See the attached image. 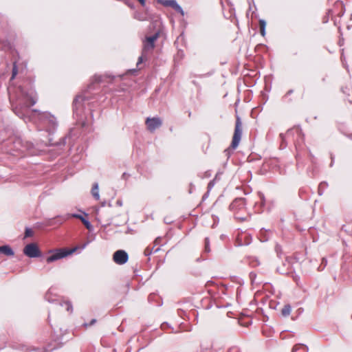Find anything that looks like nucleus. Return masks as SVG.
<instances>
[{
  "label": "nucleus",
  "mask_w": 352,
  "mask_h": 352,
  "mask_svg": "<svg viewBox=\"0 0 352 352\" xmlns=\"http://www.w3.org/2000/svg\"><path fill=\"white\" fill-rule=\"evenodd\" d=\"M160 3L164 5V6H168V7H174L176 3V1L175 0H160Z\"/></svg>",
  "instance_id": "16"
},
{
  "label": "nucleus",
  "mask_w": 352,
  "mask_h": 352,
  "mask_svg": "<svg viewBox=\"0 0 352 352\" xmlns=\"http://www.w3.org/2000/svg\"><path fill=\"white\" fill-rule=\"evenodd\" d=\"M0 252L6 256H14V251L9 245L0 246Z\"/></svg>",
  "instance_id": "11"
},
{
  "label": "nucleus",
  "mask_w": 352,
  "mask_h": 352,
  "mask_svg": "<svg viewBox=\"0 0 352 352\" xmlns=\"http://www.w3.org/2000/svg\"><path fill=\"white\" fill-rule=\"evenodd\" d=\"M300 345H296L293 347L292 350V352H296L298 349L300 348Z\"/></svg>",
  "instance_id": "23"
},
{
  "label": "nucleus",
  "mask_w": 352,
  "mask_h": 352,
  "mask_svg": "<svg viewBox=\"0 0 352 352\" xmlns=\"http://www.w3.org/2000/svg\"><path fill=\"white\" fill-rule=\"evenodd\" d=\"M292 311V307L289 305H286L281 310V314L284 317H287L290 315Z\"/></svg>",
  "instance_id": "14"
},
{
  "label": "nucleus",
  "mask_w": 352,
  "mask_h": 352,
  "mask_svg": "<svg viewBox=\"0 0 352 352\" xmlns=\"http://www.w3.org/2000/svg\"><path fill=\"white\" fill-rule=\"evenodd\" d=\"M91 194L96 200L99 199V190L98 184L97 183L94 184L91 189Z\"/></svg>",
  "instance_id": "12"
},
{
  "label": "nucleus",
  "mask_w": 352,
  "mask_h": 352,
  "mask_svg": "<svg viewBox=\"0 0 352 352\" xmlns=\"http://www.w3.org/2000/svg\"><path fill=\"white\" fill-rule=\"evenodd\" d=\"M42 117L44 118L43 122L45 123L47 122L52 126H54L55 125V118L53 116L48 115H43Z\"/></svg>",
  "instance_id": "13"
},
{
  "label": "nucleus",
  "mask_w": 352,
  "mask_h": 352,
  "mask_svg": "<svg viewBox=\"0 0 352 352\" xmlns=\"http://www.w3.org/2000/svg\"><path fill=\"white\" fill-rule=\"evenodd\" d=\"M237 202H239L240 204H243V201L241 200V199H239V200H237V201H235L232 204V206H234V204Z\"/></svg>",
  "instance_id": "25"
},
{
  "label": "nucleus",
  "mask_w": 352,
  "mask_h": 352,
  "mask_svg": "<svg viewBox=\"0 0 352 352\" xmlns=\"http://www.w3.org/2000/svg\"><path fill=\"white\" fill-rule=\"evenodd\" d=\"M77 250V248L71 249L69 250H63V249H59L54 251L52 255L49 256L46 258V261L47 263H52L54 261H56L57 260H59L60 258H65L67 256L72 254Z\"/></svg>",
  "instance_id": "2"
},
{
  "label": "nucleus",
  "mask_w": 352,
  "mask_h": 352,
  "mask_svg": "<svg viewBox=\"0 0 352 352\" xmlns=\"http://www.w3.org/2000/svg\"><path fill=\"white\" fill-rule=\"evenodd\" d=\"M89 100V96L87 94V91L76 97L74 100V111L77 116H81V113L84 108L85 102Z\"/></svg>",
  "instance_id": "1"
},
{
  "label": "nucleus",
  "mask_w": 352,
  "mask_h": 352,
  "mask_svg": "<svg viewBox=\"0 0 352 352\" xmlns=\"http://www.w3.org/2000/svg\"><path fill=\"white\" fill-rule=\"evenodd\" d=\"M17 74H18V69H17L16 63H14L13 65L11 80H13L15 78V76L17 75Z\"/></svg>",
  "instance_id": "18"
},
{
  "label": "nucleus",
  "mask_w": 352,
  "mask_h": 352,
  "mask_svg": "<svg viewBox=\"0 0 352 352\" xmlns=\"http://www.w3.org/2000/svg\"><path fill=\"white\" fill-rule=\"evenodd\" d=\"M32 234H33V232L31 229L26 228L25 232V237L31 236L32 235Z\"/></svg>",
  "instance_id": "21"
},
{
  "label": "nucleus",
  "mask_w": 352,
  "mask_h": 352,
  "mask_svg": "<svg viewBox=\"0 0 352 352\" xmlns=\"http://www.w3.org/2000/svg\"><path fill=\"white\" fill-rule=\"evenodd\" d=\"M242 135L241 122L239 118H237L236 121L234 133L232 141V147L236 148L241 140Z\"/></svg>",
  "instance_id": "3"
},
{
  "label": "nucleus",
  "mask_w": 352,
  "mask_h": 352,
  "mask_svg": "<svg viewBox=\"0 0 352 352\" xmlns=\"http://www.w3.org/2000/svg\"><path fill=\"white\" fill-rule=\"evenodd\" d=\"M146 59V54H144L143 55V52H142V55L138 58V61L137 63V65H139L140 63H142Z\"/></svg>",
  "instance_id": "20"
},
{
  "label": "nucleus",
  "mask_w": 352,
  "mask_h": 352,
  "mask_svg": "<svg viewBox=\"0 0 352 352\" xmlns=\"http://www.w3.org/2000/svg\"><path fill=\"white\" fill-rule=\"evenodd\" d=\"M159 37V33L157 32L151 36L146 37L143 41V55L147 54L149 51L152 50L155 47V42Z\"/></svg>",
  "instance_id": "4"
},
{
  "label": "nucleus",
  "mask_w": 352,
  "mask_h": 352,
  "mask_svg": "<svg viewBox=\"0 0 352 352\" xmlns=\"http://www.w3.org/2000/svg\"><path fill=\"white\" fill-rule=\"evenodd\" d=\"M162 124V120L158 117L147 118L146 120L147 129L151 132L160 127Z\"/></svg>",
  "instance_id": "7"
},
{
  "label": "nucleus",
  "mask_w": 352,
  "mask_h": 352,
  "mask_svg": "<svg viewBox=\"0 0 352 352\" xmlns=\"http://www.w3.org/2000/svg\"><path fill=\"white\" fill-rule=\"evenodd\" d=\"M176 11L179 12L182 15H184V11L182 8V7L176 2L175 6L173 7Z\"/></svg>",
  "instance_id": "19"
},
{
  "label": "nucleus",
  "mask_w": 352,
  "mask_h": 352,
  "mask_svg": "<svg viewBox=\"0 0 352 352\" xmlns=\"http://www.w3.org/2000/svg\"><path fill=\"white\" fill-rule=\"evenodd\" d=\"M113 259L116 263L123 265L127 262L129 256L124 250H120L114 252Z\"/></svg>",
  "instance_id": "6"
},
{
  "label": "nucleus",
  "mask_w": 352,
  "mask_h": 352,
  "mask_svg": "<svg viewBox=\"0 0 352 352\" xmlns=\"http://www.w3.org/2000/svg\"><path fill=\"white\" fill-rule=\"evenodd\" d=\"M260 32L263 36L265 35L266 21L264 19L259 20Z\"/></svg>",
  "instance_id": "15"
},
{
  "label": "nucleus",
  "mask_w": 352,
  "mask_h": 352,
  "mask_svg": "<svg viewBox=\"0 0 352 352\" xmlns=\"http://www.w3.org/2000/svg\"><path fill=\"white\" fill-rule=\"evenodd\" d=\"M208 246V239H206V251H209Z\"/></svg>",
  "instance_id": "24"
},
{
  "label": "nucleus",
  "mask_w": 352,
  "mask_h": 352,
  "mask_svg": "<svg viewBox=\"0 0 352 352\" xmlns=\"http://www.w3.org/2000/svg\"><path fill=\"white\" fill-rule=\"evenodd\" d=\"M96 322V319H92L89 324L84 323L83 326L85 327H89L91 325H93L94 324H95Z\"/></svg>",
  "instance_id": "22"
},
{
  "label": "nucleus",
  "mask_w": 352,
  "mask_h": 352,
  "mask_svg": "<svg viewBox=\"0 0 352 352\" xmlns=\"http://www.w3.org/2000/svg\"><path fill=\"white\" fill-rule=\"evenodd\" d=\"M109 82L108 77H104L102 76H95L92 82L88 86V89H94L96 85H100L103 82Z\"/></svg>",
  "instance_id": "9"
},
{
  "label": "nucleus",
  "mask_w": 352,
  "mask_h": 352,
  "mask_svg": "<svg viewBox=\"0 0 352 352\" xmlns=\"http://www.w3.org/2000/svg\"><path fill=\"white\" fill-rule=\"evenodd\" d=\"M23 253L30 258H36L41 256V252L37 245L34 243L26 245L23 249Z\"/></svg>",
  "instance_id": "5"
},
{
  "label": "nucleus",
  "mask_w": 352,
  "mask_h": 352,
  "mask_svg": "<svg viewBox=\"0 0 352 352\" xmlns=\"http://www.w3.org/2000/svg\"><path fill=\"white\" fill-rule=\"evenodd\" d=\"M61 306H65V309L67 311H72V305L69 302H65L63 304H60Z\"/></svg>",
  "instance_id": "17"
},
{
  "label": "nucleus",
  "mask_w": 352,
  "mask_h": 352,
  "mask_svg": "<svg viewBox=\"0 0 352 352\" xmlns=\"http://www.w3.org/2000/svg\"><path fill=\"white\" fill-rule=\"evenodd\" d=\"M70 217H74L76 219H79L82 223L85 225V226L89 230H91L93 227L90 222L85 219L82 215L78 214H67L65 216L63 217V221H66L69 219Z\"/></svg>",
  "instance_id": "8"
},
{
  "label": "nucleus",
  "mask_w": 352,
  "mask_h": 352,
  "mask_svg": "<svg viewBox=\"0 0 352 352\" xmlns=\"http://www.w3.org/2000/svg\"><path fill=\"white\" fill-rule=\"evenodd\" d=\"M89 243V242L87 241L86 243H85L82 247L81 248L83 249L86 247V245Z\"/></svg>",
  "instance_id": "26"
},
{
  "label": "nucleus",
  "mask_w": 352,
  "mask_h": 352,
  "mask_svg": "<svg viewBox=\"0 0 352 352\" xmlns=\"http://www.w3.org/2000/svg\"><path fill=\"white\" fill-rule=\"evenodd\" d=\"M117 204H118V205H120V206H121V205H122V203H121V201H117Z\"/></svg>",
  "instance_id": "27"
},
{
  "label": "nucleus",
  "mask_w": 352,
  "mask_h": 352,
  "mask_svg": "<svg viewBox=\"0 0 352 352\" xmlns=\"http://www.w3.org/2000/svg\"><path fill=\"white\" fill-rule=\"evenodd\" d=\"M28 106H32L36 102V96L32 93H27L24 95Z\"/></svg>",
  "instance_id": "10"
}]
</instances>
